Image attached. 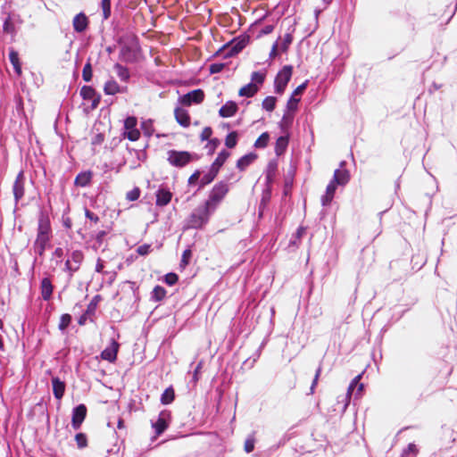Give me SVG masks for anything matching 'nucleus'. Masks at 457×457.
Masks as SVG:
<instances>
[{
  "label": "nucleus",
  "instance_id": "obj_12",
  "mask_svg": "<svg viewBox=\"0 0 457 457\" xmlns=\"http://www.w3.org/2000/svg\"><path fill=\"white\" fill-rule=\"evenodd\" d=\"M119 344L115 340H112L111 344L102 352L101 357L108 361H114L117 358Z\"/></svg>",
  "mask_w": 457,
  "mask_h": 457
},
{
  "label": "nucleus",
  "instance_id": "obj_18",
  "mask_svg": "<svg viewBox=\"0 0 457 457\" xmlns=\"http://www.w3.org/2000/svg\"><path fill=\"white\" fill-rule=\"evenodd\" d=\"M72 23L75 31L83 32L87 29L88 21L87 16L80 12L74 17Z\"/></svg>",
  "mask_w": 457,
  "mask_h": 457
},
{
  "label": "nucleus",
  "instance_id": "obj_3",
  "mask_svg": "<svg viewBox=\"0 0 457 457\" xmlns=\"http://www.w3.org/2000/svg\"><path fill=\"white\" fill-rule=\"evenodd\" d=\"M228 192V185L223 181L219 182L214 185L210 192L208 199L204 203L207 204L211 209L215 211Z\"/></svg>",
  "mask_w": 457,
  "mask_h": 457
},
{
  "label": "nucleus",
  "instance_id": "obj_38",
  "mask_svg": "<svg viewBox=\"0 0 457 457\" xmlns=\"http://www.w3.org/2000/svg\"><path fill=\"white\" fill-rule=\"evenodd\" d=\"M292 40H293V37L290 33H287L282 40H281V43L278 44L279 46V49L282 51V52H286L287 49H288V46H290V44L292 43Z\"/></svg>",
  "mask_w": 457,
  "mask_h": 457
},
{
  "label": "nucleus",
  "instance_id": "obj_52",
  "mask_svg": "<svg viewBox=\"0 0 457 457\" xmlns=\"http://www.w3.org/2000/svg\"><path fill=\"white\" fill-rule=\"evenodd\" d=\"M85 215L87 219H89L90 220H92L96 223L99 220L98 216L88 210H86Z\"/></svg>",
  "mask_w": 457,
  "mask_h": 457
},
{
  "label": "nucleus",
  "instance_id": "obj_29",
  "mask_svg": "<svg viewBox=\"0 0 457 457\" xmlns=\"http://www.w3.org/2000/svg\"><path fill=\"white\" fill-rule=\"evenodd\" d=\"M114 71L121 81L127 82L129 79V71L126 67L116 63L114 65Z\"/></svg>",
  "mask_w": 457,
  "mask_h": 457
},
{
  "label": "nucleus",
  "instance_id": "obj_14",
  "mask_svg": "<svg viewBox=\"0 0 457 457\" xmlns=\"http://www.w3.org/2000/svg\"><path fill=\"white\" fill-rule=\"evenodd\" d=\"M171 197L172 194L170 190L164 187H160L156 192V205H167L170 202Z\"/></svg>",
  "mask_w": 457,
  "mask_h": 457
},
{
  "label": "nucleus",
  "instance_id": "obj_37",
  "mask_svg": "<svg viewBox=\"0 0 457 457\" xmlns=\"http://www.w3.org/2000/svg\"><path fill=\"white\" fill-rule=\"evenodd\" d=\"M237 132H235V131L230 132L226 137L225 145H226L227 147H228V148L235 147L236 145H237Z\"/></svg>",
  "mask_w": 457,
  "mask_h": 457
},
{
  "label": "nucleus",
  "instance_id": "obj_60",
  "mask_svg": "<svg viewBox=\"0 0 457 457\" xmlns=\"http://www.w3.org/2000/svg\"><path fill=\"white\" fill-rule=\"evenodd\" d=\"M211 170L209 171L208 174L204 175L202 179V184L203 185H205V184H208L210 182H212L213 179H211Z\"/></svg>",
  "mask_w": 457,
  "mask_h": 457
},
{
  "label": "nucleus",
  "instance_id": "obj_17",
  "mask_svg": "<svg viewBox=\"0 0 457 457\" xmlns=\"http://www.w3.org/2000/svg\"><path fill=\"white\" fill-rule=\"evenodd\" d=\"M237 111V105L233 101L227 102L219 111V113L223 118H229L235 115Z\"/></svg>",
  "mask_w": 457,
  "mask_h": 457
},
{
  "label": "nucleus",
  "instance_id": "obj_26",
  "mask_svg": "<svg viewBox=\"0 0 457 457\" xmlns=\"http://www.w3.org/2000/svg\"><path fill=\"white\" fill-rule=\"evenodd\" d=\"M255 158L256 155L254 154H245L237 161V167L243 170L247 166H249L255 160Z\"/></svg>",
  "mask_w": 457,
  "mask_h": 457
},
{
  "label": "nucleus",
  "instance_id": "obj_15",
  "mask_svg": "<svg viewBox=\"0 0 457 457\" xmlns=\"http://www.w3.org/2000/svg\"><path fill=\"white\" fill-rule=\"evenodd\" d=\"M176 120L179 125L187 128L190 125V117L188 112L183 108L178 107L174 111Z\"/></svg>",
  "mask_w": 457,
  "mask_h": 457
},
{
  "label": "nucleus",
  "instance_id": "obj_2",
  "mask_svg": "<svg viewBox=\"0 0 457 457\" xmlns=\"http://www.w3.org/2000/svg\"><path fill=\"white\" fill-rule=\"evenodd\" d=\"M214 212L213 209H211L209 205L204 203L191 213L187 220V226L192 228H203Z\"/></svg>",
  "mask_w": 457,
  "mask_h": 457
},
{
  "label": "nucleus",
  "instance_id": "obj_32",
  "mask_svg": "<svg viewBox=\"0 0 457 457\" xmlns=\"http://www.w3.org/2000/svg\"><path fill=\"white\" fill-rule=\"evenodd\" d=\"M80 95L86 100H93L94 102H96V100L94 99L96 92L91 87H88V86L82 87V88L80 90Z\"/></svg>",
  "mask_w": 457,
  "mask_h": 457
},
{
  "label": "nucleus",
  "instance_id": "obj_51",
  "mask_svg": "<svg viewBox=\"0 0 457 457\" xmlns=\"http://www.w3.org/2000/svg\"><path fill=\"white\" fill-rule=\"evenodd\" d=\"M299 98H295L294 95L290 97V99L287 102V108L290 110H295L297 106V104L299 102Z\"/></svg>",
  "mask_w": 457,
  "mask_h": 457
},
{
  "label": "nucleus",
  "instance_id": "obj_34",
  "mask_svg": "<svg viewBox=\"0 0 457 457\" xmlns=\"http://www.w3.org/2000/svg\"><path fill=\"white\" fill-rule=\"evenodd\" d=\"M270 140V135L267 132H263L255 141L254 147L264 148L267 146Z\"/></svg>",
  "mask_w": 457,
  "mask_h": 457
},
{
  "label": "nucleus",
  "instance_id": "obj_62",
  "mask_svg": "<svg viewBox=\"0 0 457 457\" xmlns=\"http://www.w3.org/2000/svg\"><path fill=\"white\" fill-rule=\"evenodd\" d=\"M198 178H199V172L196 171L190 176L188 182L191 184V183L195 182V180H197Z\"/></svg>",
  "mask_w": 457,
  "mask_h": 457
},
{
  "label": "nucleus",
  "instance_id": "obj_7",
  "mask_svg": "<svg viewBox=\"0 0 457 457\" xmlns=\"http://www.w3.org/2000/svg\"><path fill=\"white\" fill-rule=\"evenodd\" d=\"M137 120L135 117H128L124 121V137L130 141H137L140 137V132L137 129Z\"/></svg>",
  "mask_w": 457,
  "mask_h": 457
},
{
  "label": "nucleus",
  "instance_id": "obj_41",
  "mask_svg": "<svg viewBox=\"0 0 457 457\" xmlns=\"http://www.w3.org/2000/svg\"><path fill=\"white\" fill-rule=\"evenodd\" d=\"M93 73H92V67L89 62L86 63L83 71H82V77L85 81H90L92 79Z\"/></svg>",
  "mask_w": 457,
  "mask_h": 457
},
{
  "label": "nucleus",
  "instance_id": "obj_19",
  "mask_svg": "<svg viewBox=\"0 0 457 457\" xmlns=\"http://www.w3.org/2000/svg\"><path fill=\"white\" fill-rule=\"evenodd\" d=\"M126 87H120L114 79L108 80L104 87V91L106 95L113 96L118 93L124 92Z\"/></svg>",
  "mask_w": 457,
  "mask_h": 457
},
{
  "label": "nucleus",
  "instance_id": "obj_30",
  "mask_svg": "<svg viewBox=\"0 0 457 457\" xmlns=\"http://www.w3.org/2000/svg\"><path fill=\"white\" fill-rule=\"evenodd\" d=\"M166 295V290L161 287V286H156L154 287L153 292H152V298L156 301V302H159L161 300H162Z\"/></svg>",
  "mask_w": 457,
  "mask_h": 457
},
{
  "label": "nucleus",
  "instance_id": "obj_33",
  "mask_svg": "<svg viewBox=\"0 0 457 457\" xmlns=\"http://www.w3.org/2000/svg\"><path fill=\"white\" fill-rule=\"evenodd\" d=\"M141 129L143 130L144 135L148 137H151L154 131L153 127V121L151 120L142 121Z\"/></svg>",
  "mask_w": 457,
  "mask_h": 457
},
{
  "label": "nucleus",
  "instance_id": "obj_40",
  "mask_svg": "<svg viewBox=\"0 0 457 457\" xmlns=\"http://www.w3.org/2000/svg\"><path fill=\"white\" fill-rule=\"evenodd\" d=\"M101 7L103 10L104 19H108L111 15V1L110 0H102Z\"/></svg>",
  "mask_w": 457,
  "mask_h": 457
},
{
  "label": "nucleus",
  "instance_id": "obj_23",
  "mask_svg": "<svg viewBox=\"0 0 457 457\" xmlns=\"http://www.w3.org/2000/svg\"><path fill=\"white\" fill-rule=\"evenodd\" d=\"M41 294L44 300L50 299L53 294V286L49 278H45L41 281Z\"/></svg>",
  "mask_w": 457,
  "mask_h": 457
},
{
  "label": "nucleus",
  "instance_id": "obj_45",
  "mask_svg": "<svg viewBox=\"0 0 457 457\" xmlns=\"http://www.w3.org/2000/svg\"><path fill=\"white\" fill-rule=\"evenodd\" d=\"M254 443H255V440H254V437L253 436H249L246 438L245 442V451L249 453L253 451L254 449Z\"/></svg>",
  "mask_w": 457,
  "mask_h": 457
},
{
  "label": "nucleus",
  "instance_id": "obj_8",
  "mask_svg": "<svg viewBox=\"0 0 457 457\" xmlns=\"http://www.w3.org/2000/svg\"><path fill=\"white\" fill-rule=\"evenodd\" d=\"M168 161L173 166L183 167L190 162V154L187 152L170 151Z\"/></svg>",
  "mask_w": 457,
  "mask_h": 457
},
{
  "label": "nucleus",
  "instance_id": "obj_42",
  "mask_svg": "<svg viewBox=\"0 0 457 457\" xmlns=\"http://www.w3.org/2000/svg\"><path fill=\"white\" fill-rule=\"evenodd\" d=\"M71 317L70 314H62L59 323V328L64 330L71 323Z\"/></svg>",
  "mask_w": 457,
  "mask_h": 457
},
{
  "label": "nucleus",
  "instance_id": "obj_21",
  "mask_svg": "<svg viewBox=\"0 0 457 457\" xmlns=\"http://www.w3.org/2000/svg\"><path fill=\"white\" fill-rule=\"evenodd\" d=\"M337 185L333 180H331L327 186L326 194L321 198L323 205H327L332 201L337 189Z\"/></svg>",
  "mask_w": 457,
  "mask_h": 457
},
{
  "label": "nucleus",
  "instance_id": "obj_53",
  "mask_svg": "<svg viewBox=\"0 0 457 457\" xmlns=\"http://www.w3.org/2000/svg\"><path fill=\"white\" fill-rule=\"evenodd\" d=\"M191 257V251L190 250H185L183 254H182V263L184 265H187L188 263V260L189 258Z\"/></svg>",
  "mask_w": 457,
  "mask_h": 457
},
{
  "label": "nucleus",
  "instance_id": "obj_54",
  "mask_svg": "<svg viewBox=\"0 0 457 457\" xmlns=\"http://www.w3.org/2000/svg\"><path fill=\"white\" fill-rule=\"evenodd\" d=\"M320 372H321V368L319 367L317 371H316L315 378H314V379L312 381V386H311V392L312 393H313V391H314V387L317 385V382H318V379H319Z\"/></svg>",
  "mask_w": 457,
  "mask_h": 457
},
{
  "label": "nucleus",
  "instance_id": "obj_43",
  "mask_svg": "<svg viewBox=\"0 0 457 457\" xmlns=\"http://www.w3.org/2000/svg\"><path fill=\"white\" fill-rule=\"evenodd\" d=\"M75 440L77 442L79 448H84L87 446V436L85 434H83V433L77 434L75 436Z\"/></svg>",
  "mask_w": 457,
  "mask_h": 457
},
{
  "label": "nucleus",
  "instance_id": "obj_35",
  "mask_svg": "<svg viewBox=\"0 0 457 457\" xmlns=\"http://www.w3.org/2000/svg\"><path fill=\"white\" fill-rule=\"evenodd\" d=\"M265 79V72L262 71H253L251 75V82L254 83L256 86H260L263 83Z\"/></svg>",
  "mask_w": 457,
  "mask_h": 457
},
{
  "label": "nucleus",
  "instance_id": "obj_5",
  "mask_svg": "<svg viewBox=\"0 0 457 457\" xmlns=\"http://www.w3.org/2000/svg\"><path fill=\"white\" fill-rule=\"evenodd\" d=\"M292 76V67L285 66L277 75L275 79V90L278 94H282Z\"/></svg>",
  "mask_w": 457,
  "mask_h": 457
},
{
  "label": "nucleus",
  "instance_id": "obj_28",
  "mask_svg": "<svg viewBox=\"0 0 457 457\" xmlns=\"http://www.w3.org/2000/svg\"><path fill=\"white\" fill-rule=\"evenodd\" d=\"M9 59L11 63L13 66V69L17 75H21V67L19 60V54L16 51L11 50L9 53Z\"/></svg>",
  "mask_w": 457,
  "mask_h": 457
},
{
  "label": "nucleus",
  "instance_id": "obj_22",
  "mask_svg": "<svg viewBox=\"0 0 457 457\" xmlns=\"http://www.w3.org/2000/svg\"><path fill=\"white\" fill-rule=\"evenodd\" d=\"M259 90V87L254 83H248L239 89L238 95L245 97L253 96Z\"/></svg>",
  "mask_w": 457,
  "mask_h": 457
},
{
  "label": "nucleus",
  "instance_id": "obj_57",
  "mask_svg": "<svg viewBox=\"0 0 457 457\" xmlns=\"http://www.w3.org/2000/svg\"><path fill=\"white\" fill-rule=\"evenodd\" d=\"M273 30H274L273 25H266L262 28L261 33L262 35H268V34L271 33Z\"/></svg>",
  "mask_w": 457,
  "mask_h": 457
},
{
  "label": "nucleus",
  "instance_id": "obj_59",
  "mask_svg": "<svg viewBox=\"0 0 457 457\" xmlns=\"http://www.w3.org/2000/svg\"><path fill=\"white\" fill-rule=\"evenodd\" d=\"M104 268V262H102L101 259H98L96 262V271L100 273L103 271Z\"/></svg>",
  "mask_w": 457,
  "mask_h": 457
},
{
  "label": "nucleus",
  "instance_id": "obj_25",
  "mask_svg": "<svg viewBox=\"0 0 457 457\" xmlns=\"http://www.w3.org/2000/svg\"><path fill=\"white\" fill-rule=\"evenodd\" d=\"M92 179L90 171L80 172L75 179V185L79 187H86L89 184Z\"/></svg>",
  "mask_w": 457,
  "mask_h": 457
},
{
  "label": "nucleus",
  "instance_id": "obj_64",
  "mask_svg": "<svg viewBox=\"0 0 457 457\" xmlns=\"http://www.w3.org/2000/svg\"><path fill=\"white\" fill-rule=\"evenodd\" d=\"M218 144H219V140L218 139H212L209 142V145H211L212 149H214L218 145Z\"/></svg>",
  "mask_w": 457,
  "mask_h": 457
},
{
  "label": "nucleus",
  "instance_id": "obj_47",
  "mask_svg": "<svg viewBox=\"0 0 457 457\" xmlns=\"http://www.w3.org/2000/svg\"><path fill=\"white\" fill-rule=\"evenodd\" d=\"M224 67H225L224 63L216 62V63L211 64L209 70L212 74H215V73H219V72L222 71Z\"/></svg>",
  "mask_w": 457,
  "mask_h": 457
},
{
  "label": "nucleus",
  "instance_id": "obj_16",
  "mask_svg": "<svg viewBox=\"0 0 457 457\" xmlns=\"http://www.w3.org/2000/svg\"><path fill=\"white\" fill-rule=\"evenodd\" d=\"M350 175L347 170L337 169L334 172L333 181L338 186H345L348 183Z\"/></svg>",
  "mask_w": 457,
  "mask_h": 457
},
{
  "label": "nucleus",
  "instance_id": "obj_56",
  "mask_svg": "<svg viewBox=\"0 0 457 457\" xmlns=\"http://www.w3.org/2000/svg\"><path fill=\"white\" fill-rule=\"evenodd\" d=\"M279 48L278 42L276 41L271 48V51L270 53V57L274 58L278 54V49Z\"/></svg>",
  "mask_w": 457,
  "mask_h": 457
},
{
  "label": "nucleus",
  "instance_id": "obj_49",
  "mask_svg": "<svg viewBox=\"0 0 457 457\" xmlns=\"http://www.w3.org/2000/svg\"><path fill=\"white\" fill-rule=\"evenodd\" d=\"M178 281V276L175 273H169L165 276V282L172 286Z\"/></svg>",
  "mask_w": 457,
  "mask_h": 457
},
{
  "label": "nucleus",
  "instance_id": "obj_55",
  "mask_svg": "<svg viewBox=\"0 0 457 457\" xmlns=\"http://www.w3.org/2000/svg\"><path fill=\"white\" fill-rule=\"evenodd\" d=\"M306 86H307V82H304V83L301 84L300 86H298V87L295 89V91H294L293 95H294L295 96H298V95H301V94L303 92V90L306 88Z\"/></svg>",
  "mask_w": 457,
  "mask_h": 457
},
{
  "label": "nucleus",
  "instance_id": "obj_27",
  "mask_svg": "<svg viewBox=\"0 0 457 457\" xmlns=\"http://www.w3.org/2000/svg\"><path fill=\"white\" fill-rule=\"evenodd\" d=\"M288 145V137L285 136L279 137L275 145V152L277 155H281Z\"/></svg>",
  "mask_w": 457,
  "mask_h": 457
},
{
  "label": "nucleus",
  "instance_id": "obj_61",
  "mask_svg": "<svg viewBox=\"0 0 457 457\" xmlns=\"http://www.w3.org/2000/svg\"><path fill=\"white\" fill-rule=\"evenodd\" d=\"M105 236V232L104 231H99L96 236V239L97 242L101 243L104 237Z\"/></svg>",
  "mask_w": 457,
  "mask_h": 457
},
{
  "label": "nucleus",
  "instance_id": "obj_50",
  "mask_svg": "<svg viewBox=\"0 0 457 457\" xmlns=\"http://www.w3.org/2000/svg\"><path fill=\"white\" fill-rule=\"evenodd\" d=\"M212 134V130L210 127L204 128L200 136L202 141L208 140L211 137Z\"/></svg>",
  "mask_w": 457,
  "mask_h": 457
},
{
  "label": "nucleus",
  "instance_id": "obj_6",
  "mask_svg": "<svg viewBox=\"0 0 457 457\" xmlns=\"http://www.w3.org/2000/svg\"><path fill=\"white\" fill-rule=\"evenodd\" d=\"M170 420V414L167 411L159 413L156 420H152V428L154 429L155 437L162 434L168 428Z\"/></svg>",
  "mask_w": 457,
  "mask_h": 457
},
{
  "label": "nucleus",
  "instance_id": "obj_13",
  "mask_svg": "<svg viewBox=\"0 0 457 457\" xmlns=\"http://www.w3.org/2000/svg\"><path fill=\"white\" fill-rule=\"evenodd\" d=\"M12 191L16 202L22 198L24 195V175L22 171L19 172L17 175L13 184Z\"/></svg>",
  "mask_w": 457,
  "mask_h": 457
},
{
  "label": "nucleus",
  "instance_id": "obj_20",
  "mask_svg": "<svg viewBox=\"0 0 457 457\" xmlns=\"http://www.w3.org/2000/svg\"><path fill=\"white\" fill-rule=\"evenodd\" d=\"M53 392L57 399H61L65 391V384L58 378H52Z\"/></svg>",
  "mask_w": 457,
  "mask_h": 457
},
{
  "label": "nucleus",
  "instance_id": "obj_46",
  "mask_svg": "<svg viewBox=\"0 0 457 457\" xmlns=\"http://www.w3.org/2000/svg\"><path fill=\"white\" fill-rule=\"evenodd\" d=\"M140 195V190L136 187L127 193V199L129 201H136Z\"/></svg>",
  "mask_w": 457,
  "mask_h": 457
},
{
  "label": "nucleus",
  "instance_id": "obj_4",
  "mask_svg": "<svg viewBox=\"0 0 457 457\" xmlns=\"http://www.w3.org/2000/svg\"><path fill=\"white\" fill-rule=\"evenodd\" d=\"M83 260L84 254L82 251L74 250L70 253L64 266V270L69 273L70 278L72 277L74 272L79 270Z\"/></svg>",
  "mask_w": 457,
  "mask_h": 457
},
{
  "label": "nucleus",
  "instance_id": "obj_1",
  "mask_svg": "<svg viewBox=\"0 0 457 457\" xmlns=\"http://www.w3.org/2000/svg\"><path fill=\"white\" fill-rule=\"evenodd\" d=\"M51 225L47 216L41 214L38 219L37 238L32 250L38 256H42L50 242Z\"/></svg>",
  "mask_w": 457,
  "mask_h": 457
},
{
  "label": "nucleus",
  "instance_id": "obj_24",
  "mask_svg": "<svg viewBox=\"0 0 457 457\" xmlns=\"http://www.w3.org/2000/svg\"><path fill=\"white\" fill-rule=\"evenodd\" d=\"M246 46V39L243 38L233 43L228 49V52L225 54L226 56H232L234 54H238L243 48Z\"/></svg>",
  "mask_w": 457,
  "mask_h": 457
},
{
  "label": "nucleus",
  "instance_id": "obj_63",
  "mask_svg": "<svg viewBox=\"0 0 457 457\" xmlns=\"http://www.w3.org/2000/svg\"><path fill=\"white\" fill-rule=\"evenodd\" d=\"M305 232V228L303 227H300L296 231V237L300 238L303 233Z\"/></svg>",
  "mask_w": 457,
  "mask_h": 457
},
{
  "label": "nucleus",
  "instance_id": "obj_39",
  "mask_svg": "<svg viewBox=\"0 0 457 457\" xmlns=\"http://www.w3.org/2000/svg\"><path fill=\"white\" fill-rule=\"evenodd\" d=\"M417 453V446L414 444H409L407 448L403 450L402 457H415Z\"/></svg>",
  "mask_w": 457,
  "mask_h": 457
},
{
  "label": "nucleus",
  "instance_id": "obj_9",
  "mask_svg": "<svg viewBox=\"0 0 457 457\" xmlns=\"http://www.w3.org/2000/svg\"><path fill=\"white\" fill-rule=\"evenodd\" d=\"M204 98V93L202 89H195L179 97V102L184 105L200 104Z\"/></svg>",
  "mask_w": 457,
  "mask_h": 457
},
{
  "label": "nucleus",
  "instance_id": "obj_11",
  "mask_svg": "<svg viewBox=\"0 0 457 457\" xmlns=\"http://www.w3.org/2000/svg\"><path fill=\"white\" fill-rule=\"evenodd\" d=\"M229 156V153L226 150H223L221 151L217 158L215 159V161L212 162V166H211V179H213L218 172H219V170L220 168L223 165V163L226 162V160L228 159V157Z\"/></svg>",
  "mask_w": 457,
  "mask_h": 457
},
{
  "label": "nucleus",
  "instance_id": "obj_48",
  "mask_svg": "<svg viewBox=\"0 0 457 457\" xmlns=\"http://www.w3.org/2000/svg\"><path fill=\"white\" fill-rule=\"evenodd\" d=\"M150 251H151V245H147V244L139 245L137 248V253L140 255H146L150 253Z\"/></svg>",
  "mask_w": 457,
  "mask_h": 457
},
{
  "label": "nucleus",
  "instance_id": "obj_58",
  "mask_svg": "<svg viewBox=\"0 0 457 457\" xmlns=\"http://www.w3.org/2000/svg\"><path fill=\"white\" fill-rule=\"evenodd\" d=\"M64 254V251L61 247H57L54 252V256L56 258L62 259Z\"/></svg>",
  "mask_w": 457,
  "mask_h": 457
},
{
  "label": "nucleus",
  "instance_id": "obj_36",
  "mask_svg": "<svg viewBox=\"0 0 457 457\" xmlns=\"http://www.w3.org/2000/svg\"><path fill=\"white\" fill-rule=\"evenodd\" d=\"M174 399V391L171 388L166 389L161 397V401L163 404L170 403Z\"/></svg>",
  "mask_w": 457,
  "mask_h": 457
},
{
  "label": "nucleus",
  "instance_id": "obj_44",
  "mask_svg": "<svg viewBox=\"0 0 457 457\" xmlns=\"http://www.w3.org/2000/svg\"><path fill=\"white\" fill-rule=\"evenodd\" d=\"M361 375L356 376L352 382L350 383L348 389H347V398L350 399V395H352L353 391L354 390V387L357 386L359 384V381L361 380Z\"/></svg>",
  "mask_w": 457,
  "mask_h": 457
},
{
  "label": "nucleus",
  "instance_id": "obj_10",
  "mask_svg": "<svg viewBox=\"0 0 457 457\" xmlns=\"http://www.w3.org/2000/svg\"><path fill=\"white\" fill-rule=\"evenodd\" d=\"M87 414V408L84 404H79L73 409L71 425L74 429H79L84 421Z\"/></svg>",
  "mask_w": 457,
  "mask_h": 457
},
{
  "label": "nucleus",
  "instance_id": "obj_31",
  "mask_svg": "<svg viewBox=\"0 0 457 457\" xmlns=\"http://www.w3.org/2000/svg\"><path fill=\"white\" fill-rule=\"evenodd\" d=\"M277 99L274 96H267L262 101V108L267 112H272L275 109Z\"/></svg>",
  "mask_w": 457,
  "mask_h": 457
}]
</instances>
